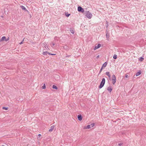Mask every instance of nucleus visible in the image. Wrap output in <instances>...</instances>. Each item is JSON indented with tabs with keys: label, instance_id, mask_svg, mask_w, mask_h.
Returning <instances> with one entry per match:
<instances>
[{
	"label": "nucleus",
	"instance_id": "8",
	"mask_svg": "<svg viewBox=\"0 0 146 146\" xmlns=\"http://www.w3.org/2000/svg\"><path fill=\"white\" fill-rule=\"evenodd\" d=\"M20 7H21V8L23 10H25V11H27V10L26 9V8H25V7L23 5H21V6Z\"/></svg>",
	"mask_w": 146,
	"mask_h": 146
},
{
	"label": "nucleus",
	"instance_id": "7",
	"mask_svg": "<svg viewBox=\"0 0 146 146\" xmlns=\"http://www.w3.org/2000/svg\"><path fill=\"white\" fill-rule=\"evenodd\" d=\"M107 90L109 91V92H111L112 90V88L111 86H109L108 87Z\"/></svg>",
	"mask_w": 146,
	"mask_h": 146
},
{
	"label": "nucleus",
	"instance_id": "16",
	"mask_svg": "<svg viewBox=\"0 0 146 146\" xmlns=\"http://www.w3.org/2000/svg\"><path fill=\"white\" fill-rule=\"evenodd\" d=\"M52 88H53L54 89H55L56 90H57L58 89L57 87L56 86H55V85H53L52 86Z\"/></svg>",
	"mask_w": 146,
	"mask_h": 146
},
{
	"label": "nucleus",
	"instance_id": "25",
	"mask_svg": "<svg viewBox=\"0 0 146 146\" xmlns=\"http://www.w3.org/2000/svg\"><path fill=\"white\" fill-rule=\"evenodd\" d=\"M106 37L107 38H109V34H108L107 33L106 34Z\"/></svg>",
	"mask_w": 146,
	"mask_h": 146
},
{
	"label": "nucleus",
	"instance_id": "32",
	"mask_svg": "<svg viewBox=\"0 0 146 146\" xmlns=\"http://www.w3.org/2000/svg\"><path fill=\"white\" fill-rule=\"evenodd\" d=\"M56 54H50V55H55Z\"/></svg>",
	"mask_w": 146,
	"mask_h": 146
},
{
	"label": "nucleus",
	"instance_id": "34",
	"mask_svg": "<svg viewBox=\"0 0 146 146\" xmlns=\"http://www.w3.org/2000/svg\"><path fill=\"white\" fill-rule=\"evenodd\" d=\"M38 136L39 137H40V136H41V135L40 134H39L38 135Z\"/></svg>",
	"mask_w": 146,
	"mask_h": 146
},
{
	"label": "nucleus",
	"instance_id": "17",
	"mask_svg": "<svg viewBox=\"0 0 146 146\" xmlns=\"http://www.w3.org/2000/svg\"><path fill=\"white\" fill-rule=\"evenodd\" d=\"M48 53V51H45V52H43V54L44 55H47V54Z\"/></svg>",
	"mask_w": 146,
	"mask_h": 146
},
{
	"label": "nucleus",
	"instance_id": "35",
	"mask_svg": "<svg viewBox=\"0 0 146 146\" xmlns=\"http://www.w3.org/2000/svg\"><path fill=\"white\" fill-rule=\"evenodd\" d=\"M48 54H49V55H50V54H51L49 53L48 52Z\"/></svg>",
	"mask_w": 146,
	"mask_h": 146
},
{
	"label": "nucleus",
	"instance_id": "23",
	"mask_svg": "<svg viewBox=\"0 0 146 146\" xmlns=\"http://www.w3.org/2000/svg\"><path fill=\"white\" fill-rule=\"evenodd\" d=\"M70 14L68 13H65V15L67 17H68L70 16Z\"/></svg>",
	"mask_w": 146,
	"mask_h": 146
},
{
	"label": "nucleus",
	"instance_id": "1",
	"mask_svg": "<svg viewBox=\"0 0 146 146\" xmlns=\"http://www.w3.org/2000/svg\"><path fill=\"white\" fill-rule=\"evenodd\" d=\"M86 16L89 19H91L92 17V14L89 11H85Z\"/></svg>",
	"mask_w": 146,
	"mask_h": 146
},
{
	"label": "nucleus",
	"instance_id": "31",
	"mask_svg": "<svg viewBox=\"0 0 146 146\" xmlns=\"http://www.w3.org/2000/svg\"><path fill=\"white\" fill-rule=\"evenodd\" d=\"M9 38H7L5 40V41H7L9 40Z\"/></svg>",
	"mask_w": 146,
	"mask_h": 146
},
{
	"label": "nucleus",
	"instance_id": "15",
	"mask_svg": "<svg viewBox=\"0 0 146 146\" xmlns=\"http://www.w3.org/2000/svg\"><path fill=\"white\" fill-rule=\"evenodd\" d=\"M106 74L108 76L109 78L110 77V72H107L106 73Z\"/></svg>",
	"mask_w": 146,
	"mask_h": 146
},
{
	"label": "nucleus",
	"instance_id": "14",
	"mask_svg": "<svg viewBox=\"0 0 146 146\" xmlns=\"http://www.w3.org/2000/svg\"><path fill=\"white\" fill-rule=\"evenodd\" d=\"M144 60V58L142 57H141L139 58V60L141 62L143 61Z\"/></svg>",
	"mask_w": 146,
	"mask_h": 146
},
{
	"label": "nucleus",
	"instance_id": "22",
	"mask_svg": "<svg viewBox=\"0 0 146 146\" xmlns=\"http://www.w3.org/2000/svg\"><path fill=\"white\" fill-rule=\"evenodd\" d=\"M112 79H116V77L114 75H113L112 76Z\"/></svg>",
	"mask_w": 146,
	"mask_h": 146
},
{
	"label": "nucleus",
	"instance_id": "26",
	"mask_svg": "<svg viewBox=\"0 0 146 146\" xmlns=\"http://www.w3.org/2000/svg\"><path fill=\"white\" fill-rule=\"evenodd\" d=\"M103 69V68L102 67V68H101L100 71L99 73H101V72L102 71Z\"/></svg>",
	"mask_w": 146,
	"mask_h": 146
},
{
	"label": "nucleus",
	"instance_id": "9",
	"mask_svg": "<svg viewBox=\"0 0 146 146\" xmlns=\"http://www.w3.org/2000/svg\"><path fill=\"white\" fill-rule=\"evenodd\" d=\"M91 127H90V125H88L86 126H85L84 127V129H88L91 128Z\"/></svg>",
	"mask_w": 146,
	"mask_h": 146
},
{
	"label": "nucleus",
	"instance_id": "30",
	"mask_svg": "<svg viewBox=\"0 0 146 146\" xmlns=\"http://www.w3.org/2000/svg\"><path fill=\"white\" fill-rule=\"evenodd\" d=\"M129 77V76H128V75H125V77L126 78H128Z\"/></svg>",
	"mask_w": 146,
	"mask_h": 146
},
{
	"label": "nucleus",
	"instance_id": "13",
	"mask_svg": "<svg viewBox=\"0 0 146 146\" xmlns=\"http://www.w3.org/2000/svg\"><path fill=\"white\" fill-rule=\"evenodd\" d=\"M116 79H112V83L114 85L116 82Z\"/></svg>",
	"mask_w": 146,
	"mask_h": 146
},
{
	"label": "nucleus",
	"instance_id": "40",
	"mask_svg": "<svg viewBox=\"0 0 146 146\" xmlns=\"http://www.w3.org/2000/svg\"><path fill=\"white\" fill-rule=\"evenodd\" d=\"M46 47H47V46H46V47L45 46V48H46Z\"/></svg>",
	"mask_w": 146,
	"mask_h": 146
},
{
	"label": "nucleus",
	"instance_id": "18",
	"mask_svg": "<svg viewBox=\"0 0 146 146\" xmlns=\"http://www.w3.org/2000/svg\"><path fill=\"white\" fill-rule=\"evenodd\" d=\"M8 108L5 107H3L2 108L3 109L5 110H8Z\"/></svg>",
	"mask_w": 146,
	"mask_h": 146
},
{
	"label": "nucleus",
	"instance_id": "10",
	"mask_svg": "<svg viewBox=\"0 0 146 146\" xmlns=\"http://www.w3.org/2000/svg\"><path fill=\"white\" fill-rule=\"evenodd\" d=\"M107 64V63L106 62H104L102 66V67H105L106 66Z\"/></svg>",
	"mask_w": 146,
	"mask_h": 146
},
{
	"label": "nucleus",
	"instance_id": "33",
	"mask_svg": "<svg viewBox=\"0 0 146 146\" xmlns=\"http://www.w3.org/2000/svg\"><path fill=\"white\" fill-rule=\"evenodd\" d=\"M56 76L58 78H58H59V76L58 75H56Z\"/></svg>",
	"mask_w": 146,
	"mask_h": 146
},
{
	"label": "nucleus",
	"instance_id": "19",
	"mask_svg": "<svg viewBox=\"0 0 146 146\" xmlns=\"http://www.w3.org/2000/svg\"><path fill=\"white\" fill-rule=\"evenodd\" d=\"M114 59H116L117 58V55L116 54H114L113 57Z\"/></svg>",
	"mask_w": 146,
	"mask_h": 146
},
{
	"label": "nucleus",
	"instance_id": "37",
	"mask_svg": "<svg viewBox=\"0 0 146 146\" xmlns=\"http://www.w3.org/2000/svg\"><path fill=\"white\" fill-rule=\"evenodd\" d=\"M99 55H98V56H97V58H99Z\"/></svg>",
	"mask_w": 146,
	"mask_h": 146
},
{
	"label": "nucleus",
	"instance_id": "38",
	"mask_svg": "<svg viewBox=\"0 0 146 146\" xmlns=\"http://www.w3.org/2000/svg\"><path fill=\"white\" fill-rule=\"evenodd\" d=\"M48 48V49H47V50H49V48Z\"/></svg>",
	"mask_w": 146,
	"mask_h": 146
},
{
	"label": "nucleus",
	"instance_id": "36",
	"mask_svg": "<svg viewBox=\"0 0 146 146\" xmlns=\"http://www.w3.org/2000/svg\"><path fill=\"white\" fill-rule=\"evenodd\" d=\"M57 37H55L54 38V39H56V38Z\"/></svg>",
	"mask_w": 146,
	"mask_h": 146
},
{
	"label": "nucleus",
	"instance_id": "6",
	"mask_svg": "<svg viewBox=\"0 0 146 146\" xmlns=\"http://www.w3.org/2000/svg\"><path fill=\"white\" fill-rule=\"evenodd\" d=\"M54 125H52L50 127L49 130V131L50 132H51L54 129Z\"/></svg>",
	"mask_w": 146,
	"mask_h": 146
},
{
	"label": "nucleus",
	"instance_id": "12",
	"mask_svg": "<svg viewBox=\"0 0 146 146\" xmlns=\"http://www.w3.org/2000/svg\"><path fill=\"white\" fill-rule=\"evenodd\" d=\"M6 37L5 36H3L1 39V40H0V41H4V40H5L6 39Z\"/></svg>",
	"mask_w": 146,
	"mask_h": 146
},
{
	"label": "nucleus",
	"instance_id": "2",
	"mask_svg": "<svg viewBox=\"0 0 146 146\" xmlns=\"http://www.w3.org/2000/svg\"><path fill=\"white\" fill-rule=\"evenodd\" d=\"M105 82V80L104 78L102 79V81L101 82L100 85L99 86V88L100 89L102 88L104 86Z\"/></svg>",
	"mask_w": 146,
	"mask_h": 146
},
{
	"label": "nucleus",
	"instance_id": "4",
	"mask_svg": "<svg viewBox=\"0 0 146 146\" xmlns=\"http://www.w3.org/2000/svg\"><path fill=\"white\" fill-rule=\"evenodd\" d=\"M78 120L80 121H81L82 120V115L81 114H79L78 115Z\"/></svg>",
	"mask_w": 146,
	"mask_h": 146
},
{
	"label": "nucleus",
	"instance_id": "27",
	"mask_svg": "<svg viewBox=\"0 0 146 146\" xmlns=\"http://www.w3.org/2000/svg\"><path fill=\"white\" fill-rule=\"evenodd\" d=\"M123 143H118V145L119 146H121V145H123Z\"/></svg>",
	"mask_w": 146,
	"mask_h": 146
},
{
	"label": "nucleus",
	"instance_id": "20",
	"mask_svg": "<svg viewBox=\"0 0 146 146\" xmlns=\"http://www.w3.org/2000/svg\"><path fill=\"white\" fill-rule=\"evenodd\" d=\"M95 125V124L94 123H91L90 125V127H93L94 125Z\"/></svg>",
	"mask_w": 146,
	"mask_h": 146
},
{
	"label": "nucleus",
	"instance_id": "39",
	"mask_svg": "<svg viewBox=\"0 0 146 146\" xmlns=\"http://www.w3.org/2000/svg\"><path fill=\"white\" fill-rule=\"evenodd\" d=\"M2 146H5V145H2Z\"/></svg>",
	"mask_w": 146,
	"mask_h": 146
},
{
	"label": "nucleus",
	"instance_id": "29",
	"mask_svg": "<svg viewBox=\"0 0 146 146\" xmlns=\"http://www.w3.org/2000/svg\"><path fill=\"white\" fill-rule=\"evenodd\" d=\"M23 41H24V39L23 40V41L19 43V44H22L23 43Z\"/></svg>",
	"mask_w": 146,
	"mask_h": 146
},
{
	"label": "nucleus",
	"instance_id": "3",
	"mask_svg": "<svg viewBox=\"0 0 146 146\" xmlns=\"http://www.w3.org/2000/svg\"><path fill=\"white\" fill-rule=\"evenodd\" d=\"M78 10L79 12L83 13L84 12V9L81 7L79 6L78 8Z\"/></svg>",
	"mask_w": 146,
	"mask_h": 146
},
{
	"label": "nucleus",
	"instance_id": "11",
	"mask_svg": "<svg viewBox=\"0 0 146 146\" xmlns=\"http://www.w3.org/2000/svg\"><path fill=\"white\" fill-rule=\"evenodd\" d=\"M141 72L140 71H139L138 72H137L136 74V76H137L140 75V74H141Z\"/></svg>",
	"mask_w": 146,
	"mask_h": 146
},
{
	"label": "nucleus",
	"instance_id": "5",
	"mask_svg": "<svg viewBox=\"0 0 146 146\" xmlns=\"http://www.w3.org/2000/svg\"><path fill=\"white\" fill-rule=\"evenodd\" d=\"M101 46V45L100 44H98V45L97 46H96L94 48V50H96V49L99 48Z\"/></svg>",
	"mask_w": 146,
	"mask_h": 146
},
{
	"label": "nucleus",
	"instance_id": "41",
	"mask_svg": "<svg viewBox=\"0 0 146 146\" xmlns=\"http://www.w3.org/2000/svg\"><path fill=\"white\" fill-rule=\"evenodd\" d=\"M46 47H47V46H46V47L45 46V48H46Z\"/></svg>",
	"mask_w": 146,
	"mask_h": 146
},
{
	"label": "nucleus",
	"instance_id": "28",
	"mask_svg": "<svg viewBox=\"0 0 146 146\" xmlns=\"http://www.w3.org/2000/svg\"><path fill=\"white\" fill-rule=\"evenodd\" d=\"M51 44H52V46H54L55 45V43H53V42H52Z\"/></svg>",
	"mask_w": 146,
	"mask_h": 146
},
{
	"label": "nucleus",
	"instance_id": "21",
	"mask_svg": "<svg viewBox=\"0 0 146 146\" xmlns=\"http://www.w3.org/2000/svg\"><path fill=\"white\" fill-rule=\"evenodd\" d=\"M46 88V86H45V84H44L43 86H42V89H44Z\"/></svg>",
	"mask_w": 146,
	"mask_h": 146
},
{
	"label": "nucleus",
	"instance_id": "24",
	"mask_svg": "<svg viewBox=\"0 0 146 146\" xmlns=\"http://www.w3.org/2000/svg\"><path fill=\"white\" fill-rule=\"evenodd\" d=\"M70 32L71 33H72V34H74V31L73 30H70Z\"/></svg>",
	"mask_w": 146,
	"mask_h": 146
}]
</instances>
